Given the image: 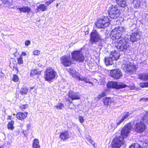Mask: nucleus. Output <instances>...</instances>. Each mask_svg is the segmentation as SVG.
<instances>
[{
    "mask_svg": "<svg viewBox=\"0 0 148 148\" xmlns=\"http://www.w3.org/2000/svg\"><path fill=\"white\" fill-rule=\"evenodd\" d=\"M132 128L130 124H128L122 128L121 132V137L114 138L112 143V148H119L123 144L124 141L123 138L127 136L128 134Z\"/></svg>",
    "mask_w": 148,
    "mask_h": 148,
    "instance_id": "obj_1",
    "label": "nucleus"
},
{
    "mask_svg": "<svg viewBox=\"0 0 148 148\" xmlns=\"http://www.w3.org/2000/svg\"><path fill=\"white\" fill-rule=\"evenodd\" d=\"M126 28L124 27L120 26L116 27L113 29L112 31V38L113 40H118L119 41L124 37H122V34L125 32L126 31Z\"/></svg>",
    "mask_w": 148,
    "mask_h": 148,
    "instance_id": "obj_2",
    "label": "nucleus"
},
{
    "mask_svg": "<svg viewBox=\"0 0 148 148\" xmlns=\"http://www.w3.org/2000/svg\"><path fill=\"white\" fill-rule=\"evenodd\" d=\"M121 67L125 72L130 74L135 72L137 69L135 65L127 60L123 61Z\"/></svg>",
    "mask_w": 148,
    "mask_h": 148,
    "instance_id": "obj_3",
    "label": "nucleus"
},
{
    "mask_svg": "<svg viewBox=\"0 0 148 148\" xmlns=\"http://www.w3.org/2000/svg\"><path fill=\"white\" fill-rule=\"evenodd\" d=\"M108 11L109 16L111 18H116L119 17L120 15V10L116 5H110Z\"/></svg>",
    "mask_w": 148,
    "mask_h": 148,
    "instance_id": "obj_4",
    "label": "nucleus"
},
{
    "mask_svg": "<svg viewBox=\"0 0 148 148\" xmlns=\"http://www.w3.org/2000/svg\"><path fill=\"white\" fill-rule=\"evenodd\" d=\"M110 24V21L107 16L101 17L99 19L97 20L96 23L98 28H104L108 27Z\"/></svg>",
    "mask_w": 148,
    "mask_h": 148,
    "instance_id": "obj_5",
    "label": "nucleus"
},
{
    "mask_svg": "<svg viewBox=\"0 0 148 148\" xmlns=\"http://www.w3.org/2000/svg\"><path fill=\"white\" fill-rule=\"evenodd\" d=\"M129 38L125 37H124L121 39H120L118 42L117 48L123 51H125L129 46Z\"/></svg>",
    "mask_w": 148,
    "mask_h": 148,
    "instance_id": "obj_6",
    "label": "nucleus"
},
{
    "mask_svg": "<svg viewBox=\"0 0 148 148\" xmlns=\"http://www.w3.org/2000/svg\"><path fill=\"white\" fill-rule=\"evenodd\" d=\"M57 74L56 72L52 68H48L45 73V78L47 81H50L55 78Z\"/></svg>",
    "mask_w": 148,
    "mask_h": 148,
    "instance_id": "obj_7",
    "label": "nucleus"
},
{
    "mask_svg": "<svg viewBox=\"0 0 148 148\" xmlns=\"http://www.w3.org/2000/svg\"><path fill=\"white\" fill-rule=\"evenodd\" d=\"M107 86L108 88H115L116 89L124 88L127 86L125 84L123 83H118L114 81L108 82L107 84Z\"/></svg>",
    "mask_w": 148,
    "mask_h": 148,
    "instance_id": "obj_8",
    "label": "nucleus"
},
{
    "mask_svg": "<svg viewBox=\"0 0 148 148\" xmlns=\"http://www.w3.org/2000/svg\"><path fill=\"white\" fill-rule=\"evenodd\" d=\"M72 58L75 60L79 62H83L84 60V56L81 51H76L71 53Z\"/></svg>",
    "mask_w": 148,
    "mask_h": 148,
    "instance_id": "obj_9",
    "label": "nucleus"
},
{
    "mask_svg": "<svg viewBox=\"0 0 148 148\" xmlns=\"http://www.w3.org/2000/svg\"><path fill=\"white\" fill-rule=\"evenodd\" d=\"M133 32L130 35V38L131 42H134L140 39L141 33L137 28H135L133 30Z\"/></svg>",
    "mask_w": 148,
    "mask_h": 148,
    "instance_id": "obj_10",
    "label": "nucleus"
},
{
    "mask_svg": "<svg viewBox=\"0 0 148 148\" xmlns=\"http://www.w3.org/2000/svg\"><path fill=\"white\" fill-rule=\"evenodd\" d=\"M60 60L61 64L64 66H69L73 64L70 55L63 56L60 58Z\"/></svg>",
    "mask_w": 148,
    "mask_h": 148,
    "instance_id": "obj_11",
    "label": "nucleus"
},
{
    "mask_svg": "<svg viewBox=\"0 0 148 148\" xmlns=\"http://www.w3.org/2000/svg\"><path fill=\"white\" fill-rule=\"evenodd\" d=\"M90 41L92 44L99 41L100 39L98 33L95 30H93L90 34Z\"/></svg>",
    "mask_w": 148,
    "mask_h": 148,
    "instance_id": "obj_12",
    "label": "nucleus"
},
{
    "mask_svg": "<svg viewBox=\"0 0 148 148\" xmlns=\"http://www.w3.org/2000/svg\"><path fill=\"white\" fill-rule=\"evenodd\" d=\"M134 130L137 133H142L146 129V126L142 122L136 123L134 127Z\"/></svg>",
    "mask_w": 148,
    "mask_h": 148,
    "instance_id": "obj_13",
    "label": "nucleus"
},
{
    "mask_svg": "<svg viewBox=\"0 0 148 148\" xmlns=\"http://www.w3.org/2000/svg\"><path fill=\"white\" fill-rule=\"evenodd\" d=\"M110 74L112 77L117 79L121 78L123 76L122 73L119 69L111 70L110 72Z\"/></svg>",
    "mask_w": 148,
    "mask_h": 148,
    "instance_id": "obj_14",
    "label": "nucleus"
},
{
    "mask_svg": "<svg viewBox=\"0 0 148 148\" xmlns=\"http://www.w3.org/2000/svg\"><path fill=\"white\" fill-rule=\"evenodd\" d=\"M69 97L73 100L78 99L80 98V95L78 92L70 91L68 94Z\"/></svg>",
    "mask_w": 148,
    "mask_h": 148,
    "instance_id": "obj_15",
    "label": "nucleus"
},
{
    "mask_svg": "<svg viewBox=\"0 0 148 148\" xmlns=\"http://www.w3.org/2000/svg\"><path fill=\"white\" fill-rule=\"evenodd\" d=\"M70 137L69 132L67 131L62 132L60 135V138L63 141L70 138Z\"/></svg>",
    "mask_w": 148,
    "mask_h": 148,
    "instance_id": "obj_16",
    "label": "nucleus"
},
{
    "mask_svg": "<svg viewBox=\"0 0 148 148\" xmlns=\"http://www.w3.org/2000/svg\"><path fill=\"white\" fill-rule=\"evenodd\" d=\"M130 117L129 113V112H127L123 114L121 118L119 117V118L118 123L119 124L121 123L124 120H127Z\"/></svg>",
    "mask_w": 148,
    "mask_h": 148,
    "instance_id": "obj_17",
    "label": "nucleus"
},
{
    "mask_svg": "<svg viewBox=\"0 0 148 148\" xmlns=\"http://www.w3.org/2000/svg\"><path fill=\"white\" fill-rule=\"evenodd\" d=\"M27 114V113L18 112L16 114V116L18 119L22 120L26 118Z\"/></svg>",
    "mask_w": 148,
    "mask_h": 148,
    "instance_id": "obj_18",
    "label": "nucleus"
},
{
    "mask_svg": "<svg viewBox=\"0 0 148 148\" xmlns=\"http://www.w3.org/2000/svg\"><path fill=\"white\" fill-rule=\"evenodd\" d=\"M120 54L117 53L115 51H113L111 52L110 56L114 60H117L119 58Z\"/></svg>",
    "mask_w": 148,
    "mask_h": 148,
    "instance_id": "obj_19",
    "label": "nucleus"
},
{
    "mask_svg": "<svg viewBox=\"0 0 148 148\" xmlns=\"http://www.w3.org/2000/svg\"><path fill=\"white\" fill-rule=\"evenodd\" d=\"M118 4L121 7H124L127 5V0H115Z\"/></svg>",
    "mask_w": 148,
    "mask_h": 148,
    "instance_id": "obj_20",
    "label": "nucleus"
},
{
    "mask_svg": "<svg viewBox=\"0 0 148 148\" xmlns=\"http://www.w3.org/2000/svg\"><path fill=\"white\" fill-rule=\"evenodd\" d=\"M17 9L20 11V13L29 12L31 10V8L27 6H23L22 8H18Z\"/></svg>",
    "mask_w": 148,
    "mask_h": 148,
    "instance_id": "obj_21",
    "label": "nucleus"
},
{
    "mask_svg": "<svg viewBox=\"0 0 148 148\" xmlns=\"http://www.w3.org/2000/svg\"><path fill=\"white\" fill-rule=\"evenodd\" d=\"M105 59V63L106 65H112L114 60L110 56L109 57H106Z\"/></svg>",
    "mask_w": 148,
    "mask_h": 148,
    "instance_id": "obj_22",
    "label": "nucleus"
},
{
    "mask_svg": "<svg viewBox=\"0 0 148 148\" xmlns=\"http://www.w3.org/2000/svg\"><path fill=\"white\" fill-rule=\"evenodd\" d=\"M113 102V101L110 98L105 97L103 99V102L105 105H109Z\"/></svg>",
    "mask_w": 148,
    "mask_h": 148,
    "instance_id": "obj_23",
    "label": "nucleus"
},
{
    "mask_svg": "<svg viewBox=\"0 0 148 148\" xmlns=\"http://www.w3.org/2000/svg\"><path fill=\"white\" fill-rule=\"evenodd\" d=\"M138 78L145 81L148 80V73L140 74L138 75Z\"/></svg>",
    "mask_w": 148,
    "mask_h": 148,
    "instance_id": "obj_24",
    "label": "nucleus"
},
{
    "mask_svg": "<svg viewBox=\"0 0 148 148\" xmlns=\"http://www.w3.org/2000/svg\"><path fill=\"white\" fill-rule=\"evenodd\" d=\"M76 78H78L79 80L84 81L85 82L89 83H92V82H89V79L88 78L86 77L82 76H76Z\"/></svg>",
    "mask_w": 148,
    "mask_h": 148,
    "instance_id": "obj_25",
    "label": "nucleus"
},
{
    "mask_svg": "<svg viewBox=\"0 0 148 148\" xmlns=\"http://www.w3.org/2000/svg\"><path fill=\"white\" fill-rule=\"evenodd\" d=\"M32 147L33 148H40V146L39 143V141L38 139L35 138L34 140Z\"/></svg>",
    "mask_w": 148,
    "mask_h": 148,
    "instance_id": "obj_26",
    "label": "nucleus"
},
{
    "mask_svg": "<svg viewBox=\"0 0 148 148\" xmlns=\"http://www.w3.org/2000/svg\"><path fill=\"white\" fill-rule=\"evenodd\" d=\"M47 9V6L43 4H40L37 8V12H39L40 11H44Z\"/></svg>",
    "mask_w": 148,
    "mask_h": 148,
    "instance_id": "obj_27",
    "label": "nucleus"
},
{
    "mask_svg": "<svg viewBox=\"0 0 148 148\" xmlns=\"http://www.w3.org/2000/svg\"><path fill=\"white\" fill-rule=\"evenodd\" d=\"M17 64H14L13 63H10V67L11 68H13V71H15L16 73L17 74L18 72V70L17 68Z\"/></svg>",
    "mask_w": 148,
    "mask_h": 148,
    "instance_id": "obj_28",
    "label": "nucleus"
},
{
    "mask_svg": "<svg viewBox=\"0 0 148 148\" xmlns=\"http://www.w3.org/2000/svg\"><path fill=\"white\" fill-rule=\"evenodd\" d=\"M28 89L26 87L22 88L20 91V93L22 95H26L28 92Z\"/></svg>",
    "mask_w": 148,
    "mask_h": 148,
    "instance_id": "obj_29",
    "label": "nucleus"
},
{
    "mask_svg": "<svg viewBox=\"0 0 148 148\" xmlns=\"http://www.w3.org/2000/svg\"><path fill=\"white\" fill-rule=\"evenodd\" d=\"M41 72L38 71L36 69H34L32 70L30 74L31 76H33L36 75H39L40 74Z\"/></svg>",
    "mask_w": 148,
    "mask_h": 148,
    "instance_id": "obj_30",
    "label": "nucleus"
},
{
    "mask_svg": "<svg viewBox=\"0 0 148 148\" xmlns=\"http://www.w3.org/2000/svg\"><path fill=\"white\" fill-rule=\"evenodd\" d=\"M119 121V120H117L116 122H112L111 124L110 125L112 129H113V130H114L117 127L118 125L120 124L118 123Z\"/></svg>",
    "mask_w": 148,
    "mask_h": 148,
    "instance_id": "obj_31",
    "label": "nucleus"
},
{
    "mask_svg": "<svg viewBox=\"0 0 148 148\" xmlns=\"http://www.w3.org/2000/svg\"><path fill=\"white\" fill-rule=\"evenodd\" d=\"M54 107L56 108L57 109H62L64 108V106L62 103H59L56 105H54Z\"/></svg>",
    "mask_w": 148,
    "mask_h": 148,
    "instance_id": "obj_32",
    "label": "nucleus"
},
{
    "mask_svg": "<svg viewBox=\"0 0 148 148\" xmlns=\"http://www.w3.org/2000/svg\"><path fill=\"white\" fill-rule=\"evenodd\" d=\"M14 123V121H11L10 122H9L8 125V128L11 130H13L14 128L13 126Z\"/></svg>",
    "mask_w": 148,
    "mask_h": 148,
    "instance_id": "obj_33",
    "label": "nucleus"
},
{
    "mask_svg": "<svg viewBox=\"0 0 148 148\" xmlns=\"http://www.w3.org/2000/svg\"><path fill=\"white\" fill-rule=\"evenodd\" d=\"M70 73L72 75V76L74 78H76L77 75L76 74V71L73 69H70L69 71Z\"/></svg>",
    "mask_w": 148,
    "mask_h": 148,
    "instance_id": "obj_34",
    "label": "nucleus"
},
{
    "mask_svg": "<svg viewBox=\"0 0 148 148\" xmlns=\"http://www.w3.org/2000/svg\"><path fill=\"white\" fill-rule=\"evenodd\" d=\"M143 121L148 123V112L145 113L143 118Z\"/></svg>",
    "mask_w": 148,
    "mask_h": 148,
    "instance_id": "obj_35",
    "label": "nucleus"
},
{
    "mask_svg": "<svg viewBox=\"0 0 148 148\" xmlns=\"http://www.w3.org/2000/svg\"><path fill=\"white\" fill-rule=\"evenodd\" d=\"M23 57L22 55L20 56L19 58H18V62L19 64H21L23 63Z\"/></svg>",
    "mask_w": 148,
    "mask_h": 148,
    "instance_id": "obj_36",
    "label": "nucleus"
},
{
    "mask_svg": "<svg viewBox=\"0 0 148 148\" xmlns=\"http://www.w3.org/2000/svg\"><path fill=\"white\" fill-rule=\"evenodd\" d=\"M18 77L16 75H14L13 76L12 80L15 82H17L18 81Z\"/></svg>",
    "mask_w": 148,
    "mask_h": 148,
    "instance_id": "obj_37",
    "label": "nucleus"
},
{
    "mask_svg": "<svg viewBox=\"0 0 148 148\" xmlns=\"http://www.w3.org/2000/svg\"><path fill=\"white\" fill-rule=\"evenodd\" d=\"M40 51L38 50H36L33 52L34 55L36 56H38L40 54Z\"/></svg>",
    "mask_w": 148,
    "mask_h": 148,
    "instance_id": "obj_38",
    "label": "nucleus"
},
{
    "mask_svg": "<svg viewBox=\"0 0 148 148\" xmlns=\"http://www.w3.org/2000/svg\"><path fill=\"white\" fill-rule=\"evenodd\" d=\"M28 105H23L21 106H20V108L22 110H23L27 108Z\"/></svg>",
    "mask_w": 148,
    "mask_h": 148,
    "instance_id": "obj_39",
    "label": "nucleus"
},
{
    "mask_svg": "<svg viewBox=\"0 0 148 148\" xmlns=\"http://www.w3.org/2000/svg\"><path fill=\"white\" fill-rule=\"evenodd\" d=\"M88 140L89 141V142H90L92 144V145L94 147L95 144L94 143L93 141L91 140L90 138L89 137L88 138Z\"/></svg>",
    "mask_w": 148,
    "mask_h": 148,
    "instance_id": "obj_40",
    "label": "nucleus"
},
{
    "mask_svg": "<svg viewBox=\"0 0 148 148\" xmlns=\"http://www.w3.org/2000/svg\"><path fill=\"white\" fill-rule=\"evenodd\" d=\"M79 120L80 122L81 123H82L84 121V119H83V117L82 116H80L79 117Z\"/></svg>",
    "mask_w": 148,
    "mask_h": 148,
    "instance_id": "obj_41",
    "label": "nucleus"
},
{
    "mask_svg": "<svg viewBox=\"0 0 148 148\" xmlns=\"http://www.w3.org/2000/svg\"><path fill=\"white\" fill-rule=\"evenodd\" d=\"M99 82L100 83V84L101 85H104L105 84V82L104 80H103V79H100V80Z\"/></svg>",
    "mask_w": 148,
    "mask_h": 148,
    "instance_id": "obj_42",
    "label": "nucleus"
},
{
    "mask_svg": "<svg viewBox=\"0 0 148 148\" xmlns=\"http://www.w3.org/2000/svg\"><path fill=\"white\" fill-rule=\"evenodd\" d=\"M140 86L142 88L146 87L145 82L140 83Z\"/></svg>",
    "mask_w": 148,
    "mask_h": 148,
    "instance_id": "obj_43",
    "label": "nucleus"
},
{
    "mask_svg": "<svg viewBox=\"0 0 148 148\" xmlns=\"http://www.w3.org/2000/svg\"><path fill=\"white\" fill-rule=\"evenodd\" d=\"M30 43L31 42L29 40H27L25 41V44L26 46H28L30 44Z\"/></svg>",
    "mask_w": 148,
    "mask_h": 148,
    "instance_id": "obj_44",
    "label": "nucleus"
},
{
    "mask_svg": "<svg viewBox=\"0 0 148 148\" xmlns=\"http://www.w3.org/2000/svg\"><path fill=\"white\" fill-rule=\"evenodd\" d=\"M107 92L106 91H104L103 92H102V93L101 94V95H102V96L103 97L105 95H107Z\"/></svg>",
    "mask_w": 148,
    "mask_h": 148,
    "instance_id": "obj_45",
    "label": "nucleus"
},
{
    "mask_svg": "<svg viewBox=\"0 0 148 148\" xmlns=\"http://www.w3.org/2000/svg\"><path fill=\"white\" fill-rule=\"evenodd\" d=\"M140 101H148V98H142L140 99Z\"/></svg>",
    "mask_w": 148,
    "mask_h": 148,
    "instance_id": "obj_46",
    "label": "nucleus"
},
{
    "mask_svg": "<svg viewBox=\"0 0 148 148\" xmlns=\"http://www.w3.org/2000/svg\"><path fill=\"white\" fill-rule=\"evenodd\" d=\"M4 75L3 73L2 72L0 71V80L1 79L2 77H3Z\"/></svg>",
    "mask_w": 148,
    "mask_h": 148,
    "instance_id": "obj_47",
    "label": "nucleus"
},
{
    "mask_svg": "<svg viewBox=\"0 0 148 148\" xmlns=\"http://www.w3.org/2000/svg\"><path fill=\"white\" fill-rule=\"evenodd\" d=\"M103 97L101 94L99 95L97 97V98L98 100L100 99L101 98Z\"/></svg>",
    "mask_w": 148,
    "mask_h": 148,
    "instance_id": "obj_48",
    "label": "nucleus"
},
{
    "mask_svg": "<svg viewBox=\"0 0 148 148\" xmlns=\"http://www.w3.org/2000/svg\"><path fill=\"white\" fill-rule=\"evenodd\" d=\"M66 101H67L69 102V105H70L71 103H72V101H71V100L70 99H67L66 100Z\"/></svg>",
    "mask_w": 148,
    "mask_h": 148,
    "instance_id": "obj_49",
    "label": "nucleus"
},
{
    "mask_svg": "<svg viewBox=\"0 0 148 148\" xmlns=\"http://www.w3.org/2000/svg\"><path fill=\"white\" fill-rule=\"evenodd\" d=\"M22 55H23L25 56H26V53L25 52H23L22 53Z\"/></svg>",
    "mask_w": 148,
    "mask_h": 148,
    "instance_id": "obj_50",
    "label": "nucleus"
},
{
    "mask_svg": "<svg viewBox=\"0 0 148 148\" xmlns=\"http://www.w3.org/2000/svg\"><path fill=\"white\" fill-rule=\"evenodd\" d=\"M146 87H148V82H145Z\"/></svg>",
    "mask_w": 148,
    "mask_h": 148,
    "instance_id": "obj_51",
    "label": "nucleus"
},
{
    "mask_svg": "<svg viewBox=\"0 0 148 148\" xmlns=\"http://www.w3.org/2000/svg\"><path fill=\"white\" fill-rule=\"evenodd\" d=\"M34 88V87H32L30 88V89L31 90H32V89H33Z\"/></svg>",
    "mask_w": 148,
    "mask_h": 148,
    "instance_id": "obj_52",
    "label": "nucleus"
},
{
    "mask_svg": "<svg viewBox=\"0 0 148 148\" xmlns=\"http://www.w3.org/2000/svg\"><path fill=\"white\" fill-rule=\"evenodd\" d=\"M0 148H3V147L2 146H0Z\"/></svg>",
    "mask_w": 148,
    "mask_h": 148,
    "instance_id": "obj_53",
    "label": "nucleus"
},
{
    "mask_svg": "<svg viewBox=\"0 0 148 148\" xmlns=\"http://www.w3.org/2000/svg\"><path fill=\"white\" fill-rule=\"evenodd\" d=\"M135 1H135V0H134L133 1V2H134V3Z\"/></svg>",
    "mask_w": 148,
    "mask_h": 148,
    "instance_id": "obj_54",
    "label": "nucleus"
},
{
    "mask_svg": "<svg viewBox=\"0 0 148 148\" xmlns=\"http://www.w3.org/2000/svg\"><path fill=\"white\" fill-rule=\"evenodd\" d=\"M8 119H10V118H9Z\"/></svg>",
    "mask_w": 148,
    "mask_h": 148,
    "instance_id": "obj_55",
    "label": "nucleus"
},
{
    "mask_svg": "<svg viewBox=\"0 0 148 148\" xmlns=\"http://www.w3.org/2000/svg\"><path fill=\"white\" fill-rule=\"evenodd\" d=\"M8 119H10V118H9Z\"/></svg>",
    "mask_w": 148,
    "mask_h": 148,
    "instance_id": "obj_56",
    "label": "nucleus"
}]
</instances>
